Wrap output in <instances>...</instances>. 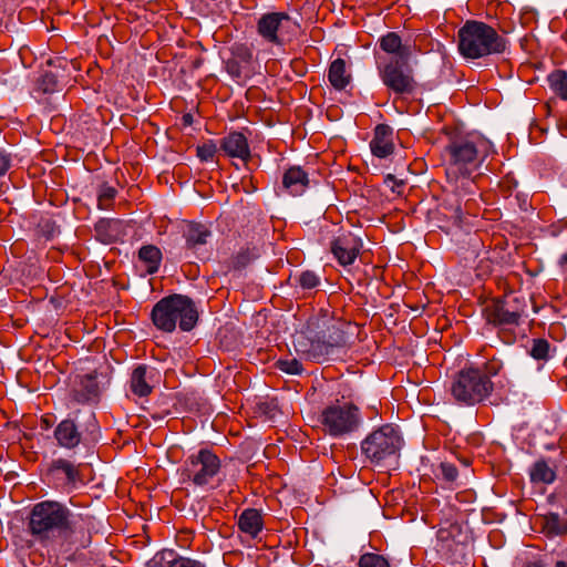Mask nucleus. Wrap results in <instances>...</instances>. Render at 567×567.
<instances>
[{
    "label": "nucleus",
    "instance_id": "a19ab883",
    "mask_svg": "<svg viewBox=\"0 0 567 567\" xmlns=\"http://www.w3.org/2000/svg\"><path fill=\"white\" fill-rule=\"evenodd\" d=\"M95 233H96V238L101 243H103V244L106 243V223L103 219H100L95 224Z\"/></svg>",
    "mask_w": 567,
    "mask_h": 567
},
{
    "label": "nucleus",
    "instance_id": "2f4dec72",
    "mask_svg": "<svg viewBox=\"0 0 567 567\" xmlns=\"http://www.w3.org/2000/svg\"><path fill=\"white\" fill-rule=\"evenodd\" d=\"M528 353L537 361H548L551 358V346L544 338H535L532 340Z\"/></svg>",
    "mask_w": 567,
    "mask_h": 567
},
{
    "label": "nucleus",
    "instance_id": "ddd939ff",
    "mask_svg": "<svg viewBox=\"0 0 567 567\" xmlns=\"http://www.w3.org/2000/svg\"><path fill=\"white\" fill-rule=\"evenodd\" d=\"M161 382V372L155 367L148 364H137L130 379L131 391L138 396H147L152 393L156 384Z\"/></svg>",
    "mask_w": 567,
    "mask_h": 567
},
{
    "label": "nucleus",
    "instance_id": "4468645a",
    "mask_svg": "<svg viewBox=\"0 0 567 567\" xmlns=\"http://www.w3.org/2000/svg\"><path fill=\"white\" fill-rule=\"evenodd\" d=\"M96 378L95 371L75 375L70 393L72 400L81 404L97 402L101 395V389Z\"/></svg>",
    "mask_w": 567,
    "mask_h": 567
},
{
    "label": "nucleus",
    "instance_id": "de8ad7c7",
    "mask_svg": "<svg viewBox=\"0 0 567 567\" xmlns=\"http://www.w3.org/2000/svg\"><path fill=\"white\" fill-rule=\"evenodd\" d=\"M116 189L113 187H109V206L111 205L110 202L115 197Z\"/></svg>",
    "mask_w": 567,
    "mask_h": 567
},
{
    "label": "nucleus",
    "instance_id": "f3484780",
    "mask_svg": "<svg viewBox=\"0 0 567 567\" xmlns=\"http://www.w3.org/2000/svg\"><path fill=\"white\" fill-rule=\"evenodd\" d=\"M220 150L229 157H236L243 162L250 158V148L246 136L240 132H230L220 141Z\"/></svg>",
    "mask_w": 567,
    "mask_h": 567
},
{
    "label": "nucleus",
    "instance_id": "20e7f679",
    "mask_svg": "<svg viewBox=\"0 0 567 567\" xmlns=\"http://www.w3.org/2000/svg\"><path fill=\"white\" fill-rule=\"evenodd\" d=\"M458 51L465 59H481L502 54L507 49V40L489 24L467 20L457 32Z\"/></svg>",
    "mask_w": 567,
    "mask_h": 567
},
{
    "label": "nucleus",
    "instance_id": "6e6552de",
    "mask_svg": "<svg viewBox=\"0 0 567 567\" xmlns=\"http://www.w3.org/2000/svg\"><path fill=\"white\" fill-rule=\"evenodd\" d=\"M403 445L398 426L384 424L372 431L361 442V453L373 464L381 465L395 458Z\"/></svg>",
    "mask_w": 567,
    "mask_h": 567
},
{
    "label": "nucleus",
    "instance_id": "dca6fc26",
    "mask_svg": "<svg viewBox=\"0 0 567 567\" xmlns=\"http://www.w3.org/2000/svg\"><path fill=\"white\" fill-rule=\"evenodd\" d=\"M371 153L379 157L385 158L394 151L393 128L388 124H378L374 128L373 137L370 142Z\"/></svg>",
    "mask_w": 567,
    "mask_h": 567
},
{
    "label": "nucleus",
    "instance_id": "4c0bfd02",
    "mask_svg": "<svg viewBox=\"0 0 567 567\" xmlns=\"http://www.w3.org/2000/svg\"><path fill=\"white\" fill-rule=\"evenodd\" d=\"M217 152V147L213 141H208L196 148V154L202 162L212 161Z\"/></svg>",
    "mask_w": 567,
    "mask_h": 567
},
{
    "label": "nucleus",
    "instance_id": "f704fd0d",
    "mask_svg": "<svg viewBox=\"0 0 567 567\" xmlns=\"http://www.w3.org/2000/svg\"><path fill=\"white\" fill-rule=\"evenodd\" d=\"M127 225L118 218H109V244L122 240L127 235Z\"/></svg>",
    "mask_w": 567,
    "mask_h": 567
},
{
    "label": "nucleus",
    "instance_id": "8fccbe9b",
    "mask_svg": "<svg viewBox=\"0 0 567 567\" xmlns=\"http://www.w3.org/2000/svg\"><path fill=\"white\" fill-rule=\"evenodd\" d=\"M117 561H118V559L112 556L111 558H109V567H117L115 565V563H117Z\"/></svg>",
    "mask_w": 567,
    "mask_h": 567
},
{
    "label": "nucleus",
    "instance_id": "2eb2a0df",
    "mask_svg": "<svg viewBox=\"0 0 567 567\" xmlns=\"http://www.w3.org/2000/svg\"><path fill=\"white\" fill-rule=\"evenodd\" d=\"M252 62V51L246 44H235L231 58L225 62L227 73L237 82L249 78L248 66Z\"/></svg>",
    "mask_w": 567,
    "mask_h": 567
},
{
    "label": "nucleus",
    "instance_id": "c03bdc74",
    "mask_svg": "<svg viewBox=\"0 0 567 567\" xmlns=\"http://www.w3.org/2000/svg\"><path fill=\"white\" fill-rule=\"evenodd\" d=\"M106 205V188L102 185L97 193V206L104 209Z\"/></svg>",
    "mask_w": 567,
    "mask_h": 567
},
{
    "label": "nucleus",
    "instance_id": "a211bd4d",
    "mask_svg": "<svg viewBox=\"0 0 567 567\" xmlns=\"http://www.w3.org/2000/svg\"><path fill=\"white\" fill-rule=\"evenodd\" d=\"M183 236L186 248L193 251L199 250L213 236L210 228L202 223L190 221L186 225Z\"/></svg>",
    "mask_w": 567,
    "mask_h": 567
},
{
    "label": "nucleus",
    "instance_id": "4be33fe9",
    "mask_svg": "<svg viewBox=\"0 0 567 567\" xmlns=\"http://www.w3.org/2000/svg\"><path fill=\"white\" fill-rule=\"evenodd\" d=\"M54 436L60 446L66 449L75 447L81 441V434L76 429V425L71 420H63L55 427Z\"/></svg>",
    "mask_w": 567,
    "mask_h": 567
},
{
    "label": "nucleus",
    "instance_id": "864d4df0",
    "mask_svg": "<svg viewBox=\"0 0 567 567\" xmlns=\"http://www.w3.org/2000/svg\"><path fill=\"white\" fill-rule=\"evenodd\" d=\"M386 179L394 181V179H395V177H394L392 174H389V175L386 176Z\"/></svg>",
    "mask_w": 567,
    "mask_h": 567
},
{
    "label": "nucleus",
    "instance_id": "09e8293b",
    "mask_svg": "<svg viewBox=\"0 0 567 567\" xmlns=\"http://www.w3.org/2000/svg\"><path fill=\"white\" fill-rule=\"evenodd\" d=\"M166 414H168V411H164L163 413H154L152 414V417L155 420H162Z\"/></svg>",
    "mask_w": 567,
    "mask_h": 567
},
{
    "label": "nucleus",
    "instance_id": "79ce46f5",
    "mask_svg": "<svg viewBox=\"0 0 567 567\" xmlns=\"http://www.w3.org/2000/svg\"><path fill=\"white\" fill-rule=\"evenodd\" d=\"M519 567H547L542 558H527L520 563Z\"/></svg>",
    "mask_w": 567,
    "mask_h": 567
},
{
    "label": "nucleus",
    "instance_id": "412c9836",
    "mask_svg": "<svg viewBox=\"0 0 567 567\" xmlns=\"http://www.w3.org/2000/svg\"><path fill=\"white\" fill-rule=\"evenodd\" d=\"M542 528L548 537L567 536V507L563 517L556 512L545 514L542 518Z\"/></svg>",
    "mask_w": 567,
    "mask_h": 567
},
{
    "label": "nucleus",
    "instance_id": "b1692460",
    "mask_svg": "<svg viewBox=\"0 0 567 567\" xmlns=\"http://www.w3.org/2000/svg\"><path fill=\"white\" fill-rule=\"evenodd\" d=\"M239 529L251 538L257 537L264 527V522L259 511L246 508L238 518Z\"/></svg>",
    "mask_w": 567,
    "mask_h": 567
},
{
    "label": "nucleus",
    "instance_id": "9b49d317",
    "mask_svg": "<svg viewBox=\"0 0 567 567\" xmlns=\"http://www.w3.org/2000/svg\"><path fill=\"white\" fill-rule=\"evenodd\" d=\"M221 463L219 457L209 449H200L189 455L184 462L182 476L194 485L203 487L208 485L219 473Z\"/></svg>",
    "mask_w": 567,
    "mask_h": 567
},
{
    "label": "nucleus",
    "instance_id": "6e6d98bb",
    "mask_svg": "<svg viewBox=\"0 0 567 567\" xmlns=\"http://www.w3.org/2000/svg\"><path fill=\"white\" fill-rule=\"evenodd\" d=\"M45 80L52 81V76L45 75L44 81H45Z\"/></svg>",
    "mask_w": 567,
    "mask_h": 567
},
{
    "label": "nucleus",
    "instance_id": "6ab92c4d",
    "mask_svg": "<svg viewBox=\"0 0 567 567\" xmlns=\"http://www.w3.org/2000/svg\"><path fill=\"white\" fill-rule=\"evenodd\" d=\"M309 186V176L300 166L289 167L282 176V187L292 196L305 193Z\"/></svg>",
    "mask_w": 567,
    "mask_h": 567
},
{
    "label": "nucleus",
    "instance_id": "603ef678",
    "mask_svg": "<svg viewBox=\"0 0 567 567\" xmlns=\"http://www.w3.org/2000/svg\"><path fill=\"white\" fill-rule=\"evenodd\" d=\"M462 463H463L464 466H468L470 465V461L468 460H463Z\"/></svg>",
    "mask_w": 567,
    "mask_h": 567
},
{
    "label": "nucleus",
    "instance_id": "9d476101",
    "mask_svg": "<svg viewBox=\"0 0 567 567\" xmlns=\"http://www.w3.org/2000/svg\"><path fill=\"white\" fill-rule=\"evenodd\" d=\"M256 29L264 41L282 47L292 40L298 24L286 12H267L260 16Z\"/></svg>",
    "mask_w": 567,
    "mask_h": 567
},
{
    "label": "nucleus",
    "instance_id": "0eeeda50",
    "mask_svg": "<svg viewBox=\"0 0 567 567\" xmlns=\"http://www.w3.org/2000/svg\"><path fill=\"white\" fill-rule=\"evenodd\" d=\"M362 421L359 406L352 402L339 400L324 406L318 416L322 432L333 439H341L357 432Z\"/></svg>",
    "mask_w": 567,
    "mask_h": 567
},
{
    "label": "nucleus",
    "instance_id": "72a5a7b5",
    "mask_svg": "<svg viewBox=\"0 0 567 567\" xmlns=\"http://www.w3.org/2000/svg\"><path fill=\"white\" fill-rule=\"evenodd\" d=\"M51 468L65 475L69 483H75L79 480V471L73 463L64 458H58L52 462Z\"/></svg>",
    "mask_w": 567,
    "mask_h": 567
},
{
    "label": "nucleus",
    "instance_id": "a18cd8bd",
    "mask_svg": "<svg viewBox=\"0 0 567 567\" xmlns=\"http://www.w3.org/2000/svg\"><path fill=\"white\" fill-rule=\"evenodd\" d=\"M558 266L561 269H566L567 268V251L560 256V258L558 260Z\"/></svg>",
    "mask_w": 567,
    "mask_h": 567
},
{
    "label": "nucleus",
    "instance_id": "c756f323",
    "mask_svg": "<svg viewBox=\"0 0 567 567\" xmlns=\"http://www.w3.org/2000/svg\"><path fill=\"white\" fill-rule=\"evenodd\" d=\"M549 87L563 100L567 101V71L555 70L547 76Z\"/></svg>",
    "mask_w": 567,
    "mask_h": 567
},
{
    "label": "nucleus",
    "instance_id": "bb28decb",
    "mask_svg": "<svg viewBox=\"0 0 567 567\" xmlns=\"http://www.w3.org/2000/svg\"><path fill=\"white\" fill-rule=\"evenodd\" d=\"M138 258L145 265L146 272L155 274L162 261V251L155 245L142 246L138 250Z\"/></svg>",
    "mask_w": 567,
    "mask_h": 567
},
{
    "label": "nucleus",
    "instance_id": "e433bc0d",
    "mask_svg": "<svg viewBox=\"0 0 567 567\" xmlns=\"http://www.w3.org/2000/svg\"><path fill=\"white\" fill-rule=\"evenodd\" d=\"M359 567H390V564L382 555L365 553L359 559Z\"/></svg>",
    "mask_w": 567,
    "mask_h": 567
},
{
    "label": "nucleus",
    "instance_id": "ea45409f",
    "mask_svg": "<svg viewBox=\"0 0 567 567\" xmlns=\"http://www.w3.org/2000/svg\"><path fill=\"white\" fill-rule=\"evenodd\" d=\"M12 164V156L4 150H0V177L6 175Z\"/></svg>",
    "mask_w": 567,
    "mask_h": 567
},
{
    "label": "nucleus",
    "instance_id": "473e14b6",
    "mask_svg": "<svg viewBox=\"0 0 567 567\" xmlns=\"http://www.w3.org/2000/svg\"><path fill=\"white\" fill-rule=\"evenodd\" d=\"M433 474L437 480H442L449 484L454 483L458 477V471L456 466L451 462H441L433 470Z\"/></svg>",
    "mask_w": 567,
    "mask_h": 567
},
{
    "label": "nucleus",
    "instance_id": "7ed1b4c3",
    "mask_svg": "<svg viewBox=\"0 0 567 567\" xmlns=\"http://www.w3.org/2000/svg\"><path fill=\"white\" fill-rule=\"evenodd\" d=\"M503 368V360L493 355L481 365L461 369L450 385L453 401L462 406L485 404L494 392L492 378L498 375Z\"/></svg>",
    "mask_w": 567,
    "mask_h": 567
},
{
    "label": "nucleus",
    "instance_id": "f257e3e1",
    "mask_svg": "<svg viewBox=\"0 0 567 567\" xmlns=\"http://www.w3.org/2000/svg\"><path fill=\"white\" fill-rule=\"evenodd\" d=\"M373 51L375 66L383 85L395 95L413 97L419 83L414 78L410 60L416 50L415 42L404 40L398 32L381 35Z\"/></svg>",
    "mask_w": 567,
    "mask_h": 567
},
{
    "label": "nucleus",
    "instance_id": "f8f14e48",
    "mask_svg": "<svg viewBox=\"0 0 567 567\" xmlns=\"http://www.w3.org/2000/svg\"><path fill=\"white\" fill-rule=\"evenodd\" d=\"M362 240L351 231L337 236L330 245L334 258L342 266L352 265L362 249Z\"/></svg>",
    "mask_w": 567,
    "mask_h": 567
},
{
    "label": "nucleus",
    "instance_id": "4d7b16f0",
    "mask_svg": "<svg viewBox=\"0 0 567 567\" xmlns=\"http://www.w3.org/2000/svg\"><path fill=\"white\" fill-rule=\"evenodd\" d=\"M43 91H44V92H49V91H51V89H49L48 86H44V87H43Z\"/></svg>",
    "mask_w": 567,
    "mask_h": 567
},
{
    "label": "nucleus",
    "instance_id": "39448f33",
    "mask_svg": "<svg viewBox=\"0 0 567 567\" xmlns=\"http://www.w3.org/2000/svg\"><path fill=\"white\" fill-rule=\"evenodd\" d=\"M483 315L488 324L498 328V339L511 346L517 340L516 328L526 317V302L516 296L496 298L484 307Z\"/></svg>",
    "mask_w": 567,
    "mask_h": 567
},
{
    "label": "nucleus",
    "instance_id": "5701e85b",
    "mask_svg": "<svg viewBox=\"0 0 567 567\" xmlns=\"http://www.w3.org/2000/svg\"><path fill=\"white\" fill-rule=\"evenodd\" d=\"M352 76L347 69V62L338 58L333 60L328 70V80L333 89L341 91L350 83Z\"/></svg>",
    "mask_w": 567,
    "mask_h": 567
},
{
    "label": "nucleus",
    "instance_id": "cd10ccee",
    "mask_svg": "<svg viewBox=\"0 0 567 567\" xmlns=\"http://www.w3.org/2000/svg\"><path fill=\"white\" fill-rule=\"evenodd\" d=\"M289 281L301 290H312L320 285V277L312 270H305L300 274L291 275Z\"/></svg>",
    "mask_w": 567,
    "mask_h": 567
},
{
    "label": "nucleus",
    "instance_id": "aec40b11",
    "mask_svg": "<svg viewBox=\"0 0 567 567\" xmlns=\"http://www.w3.org/2000/svg\"><path fill=\"white\" fill-rule=\"evenodd\" d=\"M295 346L297 352L305 354L307 359L316 362H323L333 354V350L328 347L321 337L311 340L309 343L303 339H299Z\"/></svg>",
    "mask_w": 567,
    "mask_h": 567
},
{
    "label": "nucleus",
    "instance_id": "c85d7f7f",
    "mask_svg": "<svg viewBox=\"0 0 567 567\" xmlns=\"http://www.w3.org/2000/svg\"><path fill=\"white\" fill-rule=\"evenodd\" d=\"M331 350L343 348L348 343L346 333L334 323L327 328V331L322 332L321 337Z\"/></svg>",
    "mask_w": 567,
    "mask_h": 567
},
{
    "label": "nucleus",
    "instance_id": "423d86ee",
    "mask_svg": "<svg viewBox=\"0 0 567 567\" xmlns=\"http://www.w3.org/2000/svg\"><path fill=\"white\" fill-rule=\"evenodd\" d=\"M155 327L165 332H172L178 326L183 331H190L198 321L195 302L184 295H172L161 299L152 310Z\"/></svg>",
    "mask_w": 567,
    "mask_h": 567
},
{
    "label": "nucleus",
    "instance_id": "a878e982",
    "mask_svg": "<svg viewBox=\"0 0 567 567\" xmlns=\"http://www.w3.org/2000/svg\"><path fill=\"white\" fill-rule=\"evenodd\" d=\"M530 481L535 484H551L556 480V471L546 460H537L529 470Z\"/></svg>",
    "mask_w": 567,
    "mask_h": 567
},
{
    "label": "nucleus",
    "instance_id": "58836bf2",
    "mask_svg": "<svg viewBox=\"0 0 567 567\" xmlns=\"http://www.w3.org/2000/svg\"><path fill=\"white\" fill-rule=\"evenodd\" d=\"M168 567H206V565L197 559L178 556L169 561Z\"/></svg>",
    "mask_w": 567,
    "mask_h": 567
},
{
    "label": "nucleus",
    "instance_id": "37998d69",
    "mask_svg": "<svg viewBox=\"0 0 567 567\" xmlns=\"http://www.w3.org/2000/svg\"><path fill=\"white\" fill-rule=\"evenodd\" d=\"M451 218H453L455 221H461L463 216V208L458 200H456L455 204H451Z\"/></svg>",
    "mask_w": 567,
    "mask_h": 567
},
{
    "label": "nucleus",
    "instance_id": "1a4fd4ad",
    "mask_svg": "<svg viewBox=\"0 0 567 567\" xmlns=\"http://www.w3.org/2000/svg\"><path fill=\"white\" fill-rule=\"evenodd\" d=\"M70 512L58 502L45 501L34 505L29 522L31 533L41 538L49 536L51 532L68 526Z\"/></svg>",
    "mask_w": 567,
    "mask_h": 567
},
{
    "label": "nucleus",
    "instance_id": "f03ea898",
    "mask_svg": "<svg viewBox=\"0 0 567 567\" xmlns=\"http://www.w3.org/2000/svg\"><path fill=\"white\" fill-rule=\"evenodd\" d=\"M492 147L489 141L478 136L461 134L451 136L444 147L447 177L454 179L456 187L474 194L475 183L471 179V175L481 167Z\"/></svg>",
    "mask_w": 567,
    "mask_h": 567
},
{
    "label": "nucleus",
    "instance_id": "5fc2aeb1",
    "mask_svg": "<svg viewBox=\"0 0 567 567\" xmlns=\"http://www.w3.org/2000/svg\"><path fill=\"white\" fill-rule=\"evenodd\" d=\"M54 236V229L52 228L50 234H49V237H53Z\"/></svg>",
    "mask_w": 567,
    "mask_h": 567
},
{
    "label": "nucleus",
    "instance_id": "7c9ffc66",
    "mask_svg": "<svg viewBox=\"0 0 567 567\" xmlns=\"http://www.w3.org/2000/svg\"><path fill=\"white\" fill-rule=\"evenodd\" d=\"M260 256L256 246L241 248L231 259L234 269H243Z\"/></svg>",
    "mask_w": 567,
    "mask_h": 567
},
{
    "label": "nucleus",
    "instance_id": "c9c22d12",
    "mask_svg": "<svg viewBox=\"0 0 567 567\" xmlns=\"http://www.w3.org/2000/svg\"><path fill=\"white\" fill-rule=\"evenodd\" d=\"M275 367L281 372L291 375H299L303 371L302 364L296 358L279 359L276 361Z\"/></svg>",
    "mask_w": 567,
    "mask_h": 567
},
{
    "label": "nucleus",
    "instance_id": "49530a36",
    "mask_svg": "<svg viewBox=\"0 0 567 567\" xmlns=\"http://www.w3.org/2000/svg\"><path fill=\"white\" fill-rule=\"evenodd\" d=\"M183 122L185 125H190L193 122V116L190 114H184L183 115Z\"/></svg>",
    "mask_w": 567,
    "mask_h": 567
},
{
    "label": "nucleus",
    "instance_id": "3c124183",
    "mask_svg": "<svg viewBox=\"0 0 567 567\" xmlns=\"http://www.w3.org/2000/svg\"><path fill=\"white\" fill-rule=\"evenodd\" d=\"M555 567H567L566 560H557Z\"/></svg>",
    "mask_w": 567,
    "mask_h": 567
},
{
    "label": "nucleus",
    "instance_id": "393cba45",
    "mask_svg": "<svg viewBox=\"0 0 567 567\" xmlns=\"http://www.w3.org/2000/svg\"><path fill=\"white\" fill-rule=\"evenodd\" d=\"M437 540L443 544V547L451 550L453 546L456 549L463 550L465 548L464 542L461 539L462 537V526L457 523L449 524L447 526H442L437 530Z\"/></svg>",
    "mask_w": 567,
    "mask_h": 567
}]
</instances>
